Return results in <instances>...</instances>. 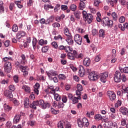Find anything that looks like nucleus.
Returning a JSON list of instances; mask_svg holds the SVG:
<instances>
[{"mask_svg":"<svg viewBox=\"0 0 128 128\" xmlns=\"http://www.w3.org/2000/svg\"><path fill=\"white\" fill-rule=\"evenodd\" d=\"M120 71H116L114 76V80L116 82H120V80L122 82H126V76L124 75V74H128V67H125L124 68L122 66H119ZM121 72V73H120Z\"/></svg>","mask_w":128,"mask_h":128,"instance_id":"f257e3e1","label":"nucleus"},{"mask_svg":"<svg viewBox=\"0 0 128 128\" xmlns=\"http://www.w3.org/2000/svg\"><path fill=\"white\" fill-rule=\"evenodd\" d=\"M41 106V108H43V110H46V108H50V106L48 102H44V100H40L33 102L30 104V108H34V110H36V106Z\"/></svg>","mask_w":128,"mask_h":128,"instance_id":"f03ea898","label":"nucleus"},{"mask_svg":"<svg viewBox=\"0 0 128 128\" xmlns=\"http://www.w3.org/2000/svg\"><path fill=\"white\" fill-rule=\"evenodd\" d=\"M12 63L10 62H6L4 64V72L6 74L10 73L12 72Z\"/></svg>","mask_w":128,"mask_h":128,"instance_id":"7ed1b4c3","label":"nucleus"},{"mask_svg":"<svg viewBox=\"0 0 128 128\" xmlns=\"http://www.w3.org/2000/svg\"><path fill=\"white\" fill-rule=\"evenodd\" d=\"M102 22H103L105 26H112V24H114V22L112 20H110V18L108 17L104 18Z\"/></svg>","mask_w":128,"mask_h":128,"instance_id":"20e7f679","label":"nucleus"},{"mask_svg":"<svg viewBox=\"0 0 128 128\" xmlns=\"http://www.w3.org/2000/svg\"><path fill=\"white\" fill-rule=\"evenodd\" d=\"M88 78L90 80H98V78H100V76L96 74V72L92 71L89 74Z\"/></svg>","mask_w":128,"mask_h":128,"instance_id":"39448f33","label":"nucleus"},{"mask_svg":"<svg viewBox=\"0 0 128 128\" xmlns=\"http://www.w3.org/2000/svg\"><path fill=\"white\" fill-rule=\"evenodd\" d=\"M74 40L77 44H79L80 46L82 44V38L80 34H76L74 36Z\"/></svg>","mask_w":128,"mask_h":128,"instance_id":"423d86ee","label":"nucleus"},{"mask_svg":"<svg viewBox=\"0 0 128 128\" xmlns=\"http://www.w3.org/2000/svg\"><path fill=\"white\" fill-rule=\"evenodd\" d=\"M107 94L108 96H109V98L110 100L112 102H114L116 98V95L114 93V92L112 91H108L107 92Z\"/></svg>","mask_w":128,"mask_h":128,"instance_id":"0eeeda50","label":"nucleus"},{"mask_svg":"<svg viewBox=\"0 0 128 128\" xmlns=\"http://www.w3.org/2000/svg\"><path fill=\"white\" fill-rule=\"evenodd\" d=\"M58 49L60 50H65L66 52H72V48H70V46H64L62 45L59 46Z\"/></svg>","mask_w":128,"mask_h":128,"instance_id":"6e6552de","label":"nucleus"},{"mask_svg":"<svg viewBox=\"0 0 128 128\" xmlns=\"http://www.w3.org/2000/svg\"><path fill=\"white\" fill-rule=\"evenodd\" d=\"M108 72L101 74L100 80L103 84H106V78H108Z\"/></svg>","mask_w":128,"mask_h":128,"instance_id":"1a4fd4ad","label":"nucleus"},{"mask_svg":"<svg viewBox=\"0 0 128 128\" xmlns=\"http://www.w3.org/2000/svg\"><path fill=\"white\" fill-rule=\"evenodd\" d=\"M86 74V70H84V68L83 66L80 65L79 66V71H78V75L81 78L84 76V74Z\"/></svg>","mask_w":128,"mask_h":128,"instance_id":"9d476101","label":"nucleus"},{"mask_svg":"<svg viewBox=\"0 0 128 128\" xmlns=\"http://www.w3.org/2000/svg\"><path fill=\"white\" fill-rule=\"evenodd\" d=\"M20 70H22V72H23V76H28V66H22Z\"/></svg>","mask_w":128,"mask_h":128,"instance_id":"9b49d317","label":"nucleus"},{"mask_svg":"<svg viewBox=\"0 0 128 128\" xmlns=\"http://www.w3.org/2000/svg\"><path fill=\"white\" fill-rule=\"evenodd\" d=\"M77 90L76 91V96H82V92H82L84 90V88H82V86L80 84H78L76 86Z\"/></svg>","mask_w":128,"mask_h":128,"instance_id":"f8f14e48","label":"nucleus"},{"mask_svg":"<svg viewBox=\"0 0 128 128\" xmlns=\"http://www.w3.org/2000/svg\"><path fill=\"white\" fill-rule=\"evenodd\" d=\"M85 22H88V24H92L94 20V16L92 14H88V15L84 18Z\"/></svg>","mask_w":128,"mask_h":128,"instance_id":"ddd939ff","label":"nucleus"},{"mask_svg":"<svg viewBox=\"0 0 128 128\" xmlns=\"http://www.w3.org/2000/svg\"><path fill=\"white\" fill-rule=\"evenodd\" d=\"M4 96L6 98H8V99L12 98H14L12 93V92L8 90H6L4 91Z\"/></svg>","mask_w":128,"mask_h":128,"instance_id":"4468645a","label":"nucleus"},{"mask_svg":"<svg viewBox=\"0 0 128 128\" xmlns=\"http://www.w3.org/2000/svg\"><path fill=\"white\" fill-rule=\"evenodd\" d=\"M26 32L24 31H19L16 34V38L18 40H20L22 38H24L26 36Z\"/></svg>","mask_w":128,"mask_h":128,"instance_id":"2eb2a0df","label":"nucleus"},{"mask_svg":"<svg viewBox=\"0 0 128 128\" xmlns=\"http://www.w3.org/2000/svg\"><path fill=\"white\" fill-rule=\"evenodd\" d=\"M120 112L123 116H128V109L126 107L120 108Z\"/></svg>","mask_w":128,"mask_h":128,"instance_id":"dca6fc26","label":"nucleus"},{"mask_svg":"<svg viewBox=\"0 0 128 128\" xmlns=\"http://www.w3.org/2000/svg\"><path fill=\"white\" fill-rule=\"evenodd\" d=\"M83 64L86 68H88V66H90V59L88 58H85L83 60Z\"/></svg>","mask_w":128,"mask_h":128,"instance_id":"f3484780","label":"nucleus"},{"mask_svg":"<svg viewBox=\"0 0 128 128\" xmlns=\"http://www.w3.org/2000/svg\"><path fill=\"white\" fill-rule=\"evenodd\" d=\"M74 14L77 20H80V18L82 12H80V10H77L74 12Z\"/></svg>","mask_w":128,"mask_h":128,"instance_id":"a211bd4d","label":"nucleus"},{"mask_svg":"<svg viewBox=\"0 0 128 128\" xmlns=\"http://www.w3.org/2000/svg\"><path fill=\"white\" fill-rule=\"evenodd\" d=\"M74 50L72 51V52H68V59L72 60H74V59L76 58V55L74 54Z\"/></svg>","mask_w":128,"mask_h":128,"instance_id":"6ab92c4d","label":"nucleus"},{"mask_svg":"<svg viewBox=\"0 0 128 128\" xmlns=\"http://www.w3.org/2000/svg\"><path fill=\"white\" fill-rule=\"evenodd\" d=\"M66 42L69 46H72L74 44V40H72V36H69L66 38Z\"/></svg>","mask_w":128,"mask_h":128,"instance_id":"aec40b11","label":"nucleus"},{"mask_svg":"<svg viewBox=\"0 0 128 128\" xmlns=\"http://www.w3.org/2000/svg\"><path fill=\"white\" fill-rule=\"evenodd\" d=\"M78 97H73L72 100L73 104H78V100H82V98L80 97V95H78Z\"/></svg>","mask_w":128,"mask_h":128,"instance_id":"412c9836","label":"nucleus"},{"mask_svg":"<svg viewBox=\"0 0 128 128\" xmlns=\"http://www.w3.org/2000/svg\"><path fill=\"white\" fill-rule=\"evenodd\" d=\"M22 89L26 92V94H30V88L27 85H23L22 86Z\"/></svg>","mask_w":128,"mask_h":128,"instance_id":"4be33fe9","label":"nucleus"},{"mask_svg":"<svg viewBox=\"0 0 128 128\" xmlns=\"http://www.w3.org/2000/svg\"><path fill=\"white\" fill-rule=\"evenodd\" d=\"M47 74L48 78H52V76H56L57 74L56 72L50 71L47 72Z\"/></svg>","mask_w":128,"mask_h":128,"instance_id":"5701e85b","label":"nucleus"},{"mask_svg":"<svg viewBox=\"0 0 128 128\" xmlns=\"http://www.w3.org/2000/svg\"><path fill=\"white\" fill-rule=\"evenodd\" d=\"M20 120V115L16 114L14 118V124H18Z\"/></svg>","mask_w":128,"mask_h":128,"instance_id":"b1692460","label":"nucleus"},{"mask_svg":"<svg viewBox=\"0 0 128 128\" xmlns=\"http://www.w3.org/2000/svg\"><path fill=\"white\" fill-rule=\"evenodd\" d=\"M83 124L86 127L88 126H90V122H88V118H84L82 119Z\"/></svg>","mask_w":128,"mask_h":128,"instance_id":"393cba45","label":"nucleus"},{"mask_svg":"<svg viewBox=\"0 0 128 128\" xmlns=\"http://www.w3.org/2000/svg\"><path fill=\"white\" fill-rule=\"evenodd\" d=\"M22 60L20 62L22 66H24L25 64H26V56L24 54H22L21 55Z\"/></svg>","mask_w":128,"mask_h":128,"instance_id":"a878e982","label":"nucleus"},{"mask_svg":"<svg viewBox=\"0 0 128 128\" xmlns=\"http://www.w3.org/2000/svg\"><path fill=\"white\" fill-rule=\"evenodd\" d=\"M74 54H75V56L76 58H82L84 55L82 54H78V52H76V50H74L73 52Z\"/></svg>","mask_w":128,"mask_h":128,"instance_id":"bb28decb","label":"nucleus"},{"mask_svg":"<svg viewBox=\"0 0 128 128\" xmlns=\"http://www.w3.org/2000/svg\"><path fill=\"white\" fill-rule=\"evenodd\" d=\"M86 8V3L83 2H80L78 6L79 10H82L84 8Z\"/></svg>","mask_w":128,"mask_h":128,"instance_id":"cd10ccee","label":"nucleus"},{"mask_svg":"<svg viewBox=\"0 0 128 128\" xmlns=\"http://www.w3.org/2000/svg\"><path fill=\"white\" fill-rule=\"evenodd\" d=\"M24 108H28L30 106V100L28 98H26L24 100Z\"/></svg>","mask_w":128,"mask_h":128,"instance_id":"c85d7f7f","label":"nucleus"},{"mask_svg":"<svg viewBox=\"0 0 128 128\" xmlns=\"http://www.w3.org/2000/svg\"><path fill=\"white\" fill-rule=\"evenodd\" d=\"M106 34V32H104V30H102V29H100L99 30V32H98V36L100 38H104V34Z\"/></svg>","mask_w":128,"mask_h":128,"instance_id":"c756f323","label":"nucleus"},{"mask_svg":"<svg viewBox=\"0 0 128 128\" xmlns=\"http://www.w3.org/2000/svg\"><path fill=\"white\" fill-rule=\"evenodd\" d=\"M64 33L65 36H67V38L68 36H72V34L70 33L68 28H64Z\"/></svg>","mask_w":128,"mask_h":128,"instance_id":"7c9ffc66","label":"nucleus"},{"mask_svg":"<svg viewBox=\"0 0 128 128\" xmlns=\"http://www.w3.org/2000/svg\"><path fill=\"white\" fill-rule=\"evenodd\" d=\"M54 95V98L55 100H56L57 102H60V100H62V96H60L58 94H53Z\"/></svg>","mask_w":128,"mask_h":128,"instance_id":"2f4dec72","label":"nucleus"},{"mask_svg":"<svg viewBox=\"0 0 128 128\" xmlns=\"http://www.w3.org/2000/svg\"><path fill=\"white\" fill-rule=\"evenodd\" d=\"M4 110L5 112H8L10 110H12V107L6 104H4Z\"/></svg>","mask_w":128,"mask_h":128,"instance_id":"473e14b6","label":"nucleus"},{"mask_svg":"<svg viewBox=\"0 0 128 128\" xmlns=\"http://www.w3.org/2000/svg\"><path fill=\"white\" fill-rule=\"evenodd\" d=\"M64 121L60 120L59 122L57 124V126L58 128H64Z\"/></svg>","mask_w":128,"mask_h":128,"instance_id":"72a5a7b5","label":"nucleus"},{"mask_svg":"<svg viewBox=\"0 0 128 128\" xmlns=\"http://www.w3.org/2000/svg\"><path fill=\"white\" fill-rule=\"evenodd\" d=\"M38 42V40H36V38H33L32 40V46L34 50H36V44Z\"/></svg>","mask_w":128,"mask_h":128,"instance_id":"f704fd0d","label":"nucleus"},{"mask_svg":"<svg viewBox=\"0 0 128 128\" xmlns=\"http://www.w3.org/2000/svg\"><path fill=\"white\" fill-rule=\"evenodd\" d=\"M38 44L40 46H44L48 44V40H44L43 39H41L39 40Z\"/></svg>","mask_w":128,"mask_h":128,"instance_id":"c9c22d12","label":"nucleus"},{"mask_svg":"<svg viewBox=\"0 0 128 128\" xmlns=\"http://www.w3.org/2000/svg\"><path fill=\"white\" fill-rule=\"evenodd\" d=\"M18 30V26L16 24H14L12 28V31L14 32H16Z\"/></svg>","mask_w":128,"mask_h":128,"instance_id":"e433bc0d","label":"nucleus"},{"mask_svg":"<svg viewBox=\"0 0 128 128\" xmlns=\"http://www.w3.org/2000/svg\"><path fill=\"white\" fill-rule=\"evenodd\" d=\"M76 6L74 4H72L70 6V8L72 10V12H75L76 10Z\"/></svg>","mask_w":128,"mask_h":128,"instance_id":"4c0bfd02","label":"nucleus"},{"mask_svg":"<svg viewBox=\"0 0 128 128\" xmlns=\"http://www.w3.org/2000/svg\"><path fill=\"white\" fill-rule=\"evenodd\" d=\"M116 2H118V0H114V1L112 0H108V3L110 4L112 8H114V4H116Z\"/></svg>","mask_w":128,"mask_h":128,"instance_id":"58836bf2","label":"nucleus"},{"mask_svg":"<svg viewBox=\"0 0 128 128\" xmlns=\"http://www.w3.org/2000/svg\"><path fill=\"white\" fill-rule=\"evenodd\" d=\"M112 16L114 20H116L118 18V15L116 14V12H112Z\"/></svg>","mask_w":128,"mask_h":128,"instance_id":"ea45409f","label":"nucleus"},{"mask_svg":"<svg viewBox=\"0 0 128 128\" xmlns=\"http://www.w3.org/2000/svg\"><path fill=\"white\" fill-rule=\"evenodd\" d=\"M60 10V4H56V6H55V8H54V12H58V10Z\"/></svg>","mask_w":128,"mask_h":128,"instance_id":"a19ab883","label":"nucleus"},{"mask_svg":"<svg viewBox=\"0 0 128 128\" xmlns=\"http://www.w3.org/2000/svg\"><path fill=\"white\" fill-rule=\"evenodd\" d=\"M100 16H102V14H100V12H97V17L96 18V20L97 22H100L102 21V18H100Z\"/></svg>","mask_w":128,"mask_h":128,"instance_id":"79ce46f5","label":"nucleus"},{"mask_svg":"<svg viewBox=\"0 0 128 128\" xmlns=\"http://www.w3.org/2000/svg\"><path fill=\"white\" fill-rule=\"evenodd\" d=\"M78 124L79 128H83L84 127V123L82 122V120H78Z\"/></svg>","mask_w":128,"mask_h":128,"instance_id":"37998d69","label":"nucleus"},{"mask_svg":"<svg viewBox=\"0 0 128 128\" xmlns=\"http://www.w3.org/2000/svg\"><path fill=\"white\" fill-rule=\"evenodd\" d=\"M15 4L19 8H22V2L20 1H16L15 2Z\"/></svg>","mask_w":128,"mask_h":128,"instance_id":"c03bdc74","label":"nucleus"},{"mask_svg":"<svg viewBox=\"0 0 128 128\" xmlns=\"http://www.w3.org/2000/svg\"><path fill=\"white\" fill-rule=\"evenodd\" d=\"M94 118L96 120H102V115H100V114H97L95 115Z\"/></svg>","mask_w":128,"mask_h":128,"instance_id":"a18cd8bd","label":"nucleus"},{"mask_svg":"<svg viewBox=\"0 0 128 128\" xmlns=\"http://www.w3.org/2000/svg\"><path fill=\"white\" fill-rule=\"evenodd\" d=\"M51 112L53 114H58V112H60V110H56L54 108H51Z\"/></svg>","mask_w":128,"mask_h":128,"instance_id":"49530a36","label":"nucleus"},{"mask_svg":"<svg viewBox=\"0 0 128 128\" xmlns=\"http://www.w3.org/2000/svg\"><path fill=\"white\" fill-rule=\"evenodd\" d=\"M116 108H118L122 106V100H118L114 104Z\"/></svg>","mask_w":128,"mask_h":128,"instance_id":"de8ad7c7","label":"nucleus"},{"mask_svg":"<svg viewBox=\"0 0 128 128\" xmlns=\"http://www.w3.org/2000/svg\"><path fill=\"white\" fill-rule=\"evenodd\" d=\"M45 92H46V94H54V91H52V92L51 90H50L48 88V87L47 89L45 90Z\"/></svg>","mask_w":128,"mask_h":128,"instance_id":"09e8293b","label":"nucleus"},{"mask_svg":"<svg viewBox=\"0 0 128 128\" xmlns=\"http://www.w3.org/2000/svg\"><path fill=\"white\" fill-rule=\"evenodd\" d=\"M50 48L48 46H46L42 48V52H46Z\"/></svg>","mask_w":128,"mask_h":128,"instance_id":"8fccbe9b","label":"nucleus"},{"mask_svg":"<svg viewBox=\"0 0 128 128\" xmlns=\"http://www.w3.org/2000/svg\"><path fill=\"white\" fill-rule=\"evenodd\" d=\"M44 8H45V10H48V8H54V6L48 4H45L44 5Z\"/></svg>","mask_w":128,"mask_h":128,"instance_id":"3c124183","label":"nucleus"},{"mask_svg":"<svg viewBox=\"0 0 128 128\" xmlns=\"http://www.w3.org/2000/svg\"><path fill=\"white\" fill-rule=\"evenodd\" d=\"M22 63H20V62H16L15 64V66H16V68H18L20 69L22 66Z\"/></svg>","mask_w":128,"mask_h":128,"instance_id":"603ef678","label":"nucleus"},{"mask_svg":"<svg viewBox=\"0 0 128 128\" xmlns=\"http://www.w3.org/2000/svg\"><path fill=\"white\" fill-rule=\"evenodd\" d=\"M64 104L62 102H58L57 106H58V108H64Z\"/></svg>","mask_w":128,"mask_h":128,"instance_id":"864d4df0","label":"nucleus"},{"mask_svg":"<svg viewBox=\"0 0 128 128\" xmlns=\"http://www.w3.org/2000/svg\"><path fill=\"white\" fill-rule=\"evenodd\" d=\"M53 28H60V24L58 22H54L52 24Z\"/></svg>","mask_w":128,"mask_h":128,"instance_id":"5fc2aeb1","label":"nucleus"},{"mask_svg":"<svg viewBox=\"0 0 128 128\" xmlns=\"http://www.w3.org/2000/svg\"><path fill=\"white\" fill-rule=\"evenodd\" d=\"M68 8V6L66 5H62L61 6V10H66Z\"/></svg>","mask_w":128,"mask_h":128,"instance_id":"6e6d98bb","label":"nucleus"},{"mask_svg":"<svg viewBox=\"0 0 128 128\" xmlns=\"http://www.w3.org/2000/svg\"><path fill=\"white\" fill-rule=\"evenodd\" d=\"M100 4V0H94V6H98Z\"/></svg>","mask_w":128,"mask_h":128,"instance_id":"4d7b16f0","label":"nucleus"},{"mask_svg":"<svg viewBox=\"0 0 128 128\" xmlns=\"http://www.w3.org/2000/svg\"><path fill=\"white\" fill-rule=\"evenodd\" d=\"M14 80L16 84H18V76L17 75L14 76Z\"/></svg>","mask_w":128,"mask_h":128,"instance_id":"13d9d810","label":"nucleus"},{"mask_svg":"<svg viewBox=\"0 0 128 128\" xmlns=\"http://www.w3.org/2000/svg\"><path fill=\"white\" fill-rule=\"evenodd\" d=\"M92 90L93 92H96L98 90V86L96 85L94 86L92 88Z\"/></svg>","mask_w":128,"mask_h":128,"instance_id":"bf43d9fd","label":"nucleus"},{"mask_svg":"<svg viewBox=\"0 0 128 128\" xmlns=\"http://www.w3.org/2000/svg\"><path fill=\"white\" fill-rule=\"evenodd\" d=\"M9 89L12 92H14V90H16V87H14V85H10L9 86Z\"/></svg>","mask_w":128,"mask_h":128,"instance_id":"052dcab7","label":"nucleus"},{"mask_svg":"<svg viewBox=\"0 0 128 128\" xmlns=\"http://www.w3.org/2000/svg\"><path fill=\"white\" fill-rule=\"evenodd\" d=\"M59 80H66V76L64 74H60L58 76Z\"/></svg>","mask_w":128,"mask_h":128,"instance_id":"680f3d73","label":"nucleus"},{"mask_svg":"<svg viewBox=\"0 0 128 128\" xmlns=\"http://www.w3.org/2000/svg\"><path fill=\"white\" fill-rule=\"evenodd\" d=\"M109 118L110 120H116V115L114 114H111Z\"/></svg>","mask_w":128,"mask_h":128,"instance_id":"e2e57ef3","label":"nucleus"},{"mask_svg":"<svg viewBox=\"0 0 128 128\" xmlns=\"http://www.w3.org/2000/svg\"><path fill=\"white\" fill-rule=\"evenodd\" d=\"M62 102H68V97L66 96H64L62 98Z\"/></svg>","mask_w":128,"mask_h":128,"instance_id":"0e129e2a","label":"nucleus"},{"mask_svg":"<svg viewBox=\"0 0 128 128\" xmlns=\"http://www.w3.org/2000/svg\"><path fill=\"white\" fill-rule=\"evenodd\" d=\"M35 124H36V122H34V121H29L28 122V124L29 126H34Z\"/></svg>","mask_w":128,"mask_h":128,"instance_id":"69168bd1","label":"nucleus"},{"mask_svg":"<svg viewBox=\"0 0 128 128\" xmlns=\"http://www.w3.org/2000/svg\"><path fill=\"white\" fill-rule=\"evenodd\" d=\"M124 20H126V18H124V16H121L120 18H119V22H120L122 23V22H124Z\"/></svg>","mask_w":128,"mask_h":128,"instance_id":"338daca9","label":"nucleus"},{"mask_svg":"<svg viewBox=\"0 0 128 128\" xmlns=\"http://www.w3.org/2000/svg\"><path fill=\"white\" fill-rule=\"evenodd\" d=\"M98 32V30H96V29H93L92 30V34L94 36H96V34Z\"/></svg>","mask_w":128,"mask_h":128,"instance_id":"774afa93","label":"nucleus"}]
</instances>
